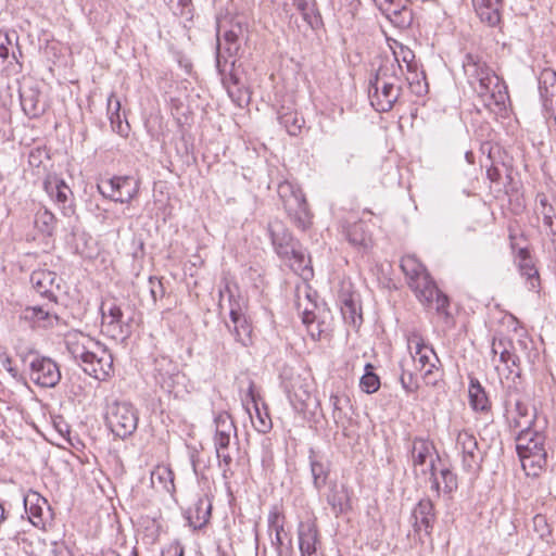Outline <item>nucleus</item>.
I'll return each instance as SVG.
<instances>
[{"instance_id":"obj_1","label":"nucleus","mask_w":556,"mask_h":556,"mask_svg":"<svg viewBox=\"0 0 556 556\" xmlns=\"http://www.w3.org/2000/svg\"><path fill=\"white\" fill-rule=\"evenodd\" d=\"M463 68L469 85L479 97L483 98L486 106H491L492 103L496 105L505 103L507 91L503 79L480 55L467 53L463 61Z\"/></svg>"},{"instance_id":"obj_2","label":"nucleus","mask_w":556,"mask_h":556,"mask_svg":"<svg viewBox=\"0 0 556 556\" xmlns=\"http://www.w3.org/2000/svg\"><path fill=\"white\" fill-rule=\"evenodd\" d=\"M401 94V76L394 64H382L369 80L368 97L378 112H389Z\"/></svg>"},{"instance_id":"obj_3","label":"nucleus","mask_w":556,"mask_h":556,"mask_svg":"<svg viewBox=\"0 0 556 556\" xmlns=\"http://www.w3.org/2000/svg\"><path fill=\"white\" fill-rule=\"evenodd\" d=\"M545 435L542 428L517 432L516 450L527 476L538 477L546 465Z\"/></svg>"},{"instance_id":"obj_4","label":"nucleus","mask_w":556,"mask_h":556,"mask_svg":"<svg viewBox=\"0 0 556 556\" xmlns=\"http://www.w3.org/2000/svg\"><path fill=\"white\" fill-rule=\"evenodd\" d=\"M407 348L410 352L415 368L421 372L427 386H435L441 379L440 363L434 350L424 342V339L416 332L407 336Z\"/></svg>"},{"instance_id":"obj_5","label":"nucleus","mask_w":556,"mask_h":556,"mask_svg":"<svg viewBox=\"0 0 556 556\" xmlns=\"http://www.w3.org/2000/svg\"><path fill=\"white\" fill-rule=\"evenodd\" d=\"M506 418L510 428L517 432L531 431L541 428L535 407L526 394L509 391L505 399Z\"/></svg>"},{"instance_id":"obj_6","label":"nucleus","mask_w":556,"mask_h":556,"mask_svg":"<svg viewBox=\"0 0 556 556\" xmlns=\"http://www.w3.org/2000/svg\"><path fill=\"white\" fill-rule=\"evenodd\" d=\"M409 288L426 308L434 309L437 315L446 324L452 321V314L448 311V298L439 290L428 271L414 279Z\"/></svg>"},{"instance_id":"obj_7","label":"nucleus","mask_w":556,"mask_h":556,"mask_svg":"<svg viewBox=\"0 0 556 556\" xmlns=\"http://www.w3.org/2000/svg\"><path fill=\"white\" fill-rule=\"evenodd\" d=\"M277 193L294 225L305 230L311 225L312 214L301 188L285 180L278 185Z\"/></svg>"},{"instance_id":"obj_8","label":"nucleus","mask_w":556,"mask_h":556,"mask_svg":"<svg viewBox=\"0 0 556 556\" xmlns=\"http://www.w3.org/2000/svg\"><path fill=\"white\" fill-rule=\"evenodd\" d=\"M412 462L415 473L417 476L429 475L430 489L439 494L440 481L437 476L435 463L440 462V457L434 445L428 440L415 439L412 446Z\"/></svg>"},{"instance_id":"obj_9","label":"nucleus","mask_w":556,"mask_h":556,"mask_svg":"<svg viewBox=\"0 0 556 556\" xmlns=\"http://www.w3.org/2000/svg\"><path fill=\"white\" fill-rule=\"evenodd\" d=\"M105 420L116 437L125 439L136 431L138 413L132 404L115 401L108 406Z\"/></svg>"},{"instance_id":"obj_10","label":"nucleus","mask_w":556,"mask_h":556,"mask_svg":"<svg viewBox=\"0 0 556 556\" xmlns=\"http://www.w3.org/2000/svg\"><path fill=\"white\" fill-rule=\"evenodd\" d=\"M455 448L462 460L463 469L471 477H477L482 468L484 452L480 448L476 435L462 430L456 435Z\"/></svg>"},{"instance_id":"obj_11","label":"nucleus","mask_w":556,"mask_h":556,"mask_svg":"<svg viewBox=\"0 0 556 556\" xmlns=\"http://www.w3.org/2000/svg\"><path fill=\"white\" fill-rule=\"evenodd\" d=\"M97 189L105 199L119 203H130L139 193V182L130 176H114L100 179Z\"/></svg>"},{"instance_id":"obj_12","label":"nucleus","mask_w":556,"mask_h":556,"mask_svg":"<svg viewBox=\"0 0 556 556\" xmlns=\"http://www.w3.org/2000/svg\"><path fill=\"white\" fill-rule=\"evenodd\" d=\"M243 35V28L240 23L231 24L229 29H226L223 35L217 31L216 45V67L219 73L225 72L226 64L231 59L230 64L236 63V58L240 51V38Z\"/></svg>"},{"instance_id":"obj_13","label":"nucleus","mask_w":556,"mask_h":556,"mask_svg":"<svg viewBox=\"0 0 556 556\" xmlns=\"http://www.w3.org/2000/svg\"><path fill=\"white\" fill-rule=\"evenodd\" d=\"M43 189L64 216L70 217L75 214L74 193L62 178L48 175L43 181Z\"/></svg>"},{"instance_id":"obj_14","label":"nucleus","mask_w":556,"mask_h":556,"mask_svg":"<svg viewBox=\"0 0 556 556\" xmlns=\"http://www.w3.org/2000/svg\"><path fill=\"white\" fill-rule=\"evenodd\" d=\"M29 378L41 388H54L61 380L60 367L50 357L36 356L29 363Z\"/></svg>"},{"instance_id":"obj_15","label":"nucleus","mask_w":556,"mask_h":556,"mask_svg":"<svg viewBox=\"0 0 556 556\" xmlns=\"http://www.w3.org/2000/svg\"><path fill=\"white\" fill-rule=\"evenodd\" d=\"M526 344L522 340H518L516 343L507 339L493 340L492 353L494 356L498 355L500 363L510 375L519 378L521 356L518 353V346L522 348Z\"/></svg>"},{"instance_id":"obj_16","label":"nucleus","mask_w":556,"mask_h":556,"mask_svg":"<svg viewBox=\"0 0 556 556\" xmlns=\"http://www.w3.org/2000/svg\"><path fill=\"white\" fill-rule=\"evenodd\" d=\"M101 342L78 330L68 331L65 334V344L68 353L75 361H79L80 367L88 361Z\"/></svg>"},{"instance_id":"obj_17","label":"nucleus","mask_w":556,"mask_h":556,"mask_svg":"<svg viewBox=\"0 0 556 556\" xmlns=\"http://www.w3.org/2000/svg\"><path fill=\"white\" fill-rule=\"evenodd\" d=\"M154 379L163 390L172 393L182 382L184 376L177 363L167 356H160L155 359Z\"/></svg>"},{"instance_id":"obj_18","label":"nucleus","mask_w":556,"mask_h":556,"mask_svg":"<svg viewBox=\"0 0 556 556\" xmlns=\"http://www.w3.org/2000/svg\"><path fill=\"white\" fill-rule=\"evenodd\" d=\"M81 368L86 374L94 379L105 381L114 371L113 356L106 346L100 343L99 349L94 350Z\"/></svg>"},{"instance_id":"obj_19","label":"nucleus","mask_w":556,"mask_h":556,"mask_svg":"<svg viewBox=\"0 0 556 556\" xmlns=\"http://www.w3.org/2000/svg\"><path fill=\"white\" fill-rule=\"evenodd\" d=\"M101 315V330L105 336L114 340L126 338L127 331L123 321V312L115 302L102 303Z\"/></svg>"},{"instance_id":"obj_20","label":"nucleus","mask_w":556,"mask_h":556,"mask_svg":"<svg viewBox=\"0 0 556 556\" xmlns=\"http://www.w3.org/2000/svg\"><path fill=\"white\" fill-rule=\"evenodd\" d=\"M324 496L336 517L346 514L352 509L351 491L345 483L330 481Z\"/></svg>"},{"instance_id":"obj_21","label":"nucleus","mask_w":556,"mask_h":556,"mask_svg":"<svg viewBox=\"0 0 556 556\" xmlns=\"http://www.w3.org/2000/svg\"><path fill=\"white\" fill-rule=\"evenodd\" d=\"M20 318L34 329L52 328L59 321L58 315L50 309L48 304L27 306L21 312Z\"/></svg>"},{"instance_id":"obj_22","label":"nucleus","mask_w":556,"mask_h":556,"mask_svg":"<svg viewBox=\"0 0 556 556\" xmlns=\"http://www.w3.org/2000/svg\"><path fill=\"white\" fill-rule=\"evenodd\" d=\"M518 271L526 280L527 288L536 291L540 288V275L533 257L527 248H519L515 255Z\"/></svg>"},{"instance_id":"obj_23","label":"nucleus","mask_w":556,"mask_h":556,"mask_svg":"<svg viewBox=\"0 0 556 556\" xmlns=\"http://www.w3.org/2000/svg\"><path fill=\"white\" fill-rule=\"evenodd\" d=\"M268 233L276 253L281 258H289L292 252V244L296 241L279 219H274L268 224Z\"/></svg>"},{"instance_id":"obj_24","label":"nucleus","mask_w":556,"mask_h":556,"mask_svg":"<svg viewBox=\"0 0 556 556\" xmlns=\"http://www.w3.org/2000/svg\"><path fill=\"white\" fill-rule=\"evenodd\" d=\"M414 530L416 533L425 532L430 535L435 521L434 505L429 498L420 500L412 513Z\"/></svg>"},{"instance_id":"obj_25","label":"nucleus","mask_w":556,"mask_h":556,"mask_svg":"<svg viewBox=\"0 0 556 556\" xmlns=\"http://www.w3.org/2000/svg\"><path fill=\"white\" fill-rule=\"evenodd\" d=\"M25 511L37 528H45V515L49 513L48 501L38 492L30 491L24 496Z\"/></svg>"},{"instance_id":"obj_26","label":"nucleus","mask_w":556,"mask_h":556,"mask_svg":"<svg viewBox=\"0 0 556 556\" xmlns=\"http://www.w3.org/2000/svg\"><path fill=\"white\" fill-rule=\"evenodd\" d=\"M380 11L395 27L407 28L413 22V12L408 0H392Z\"/></svg>"},{"instance_id":"obj_27","label":"nucleus","mask_w":556,"mask_h":556,"mask_svg":"<svg viewBox=\"0 0 556 556\" xmlns=\"http://www.w3.org/2000/svg\"><path fill=\"white\" fill-rule=\"evenodd\" d=\"M299 548L301 556H315L319 542V533L315 521H301L298 527Z\"/></svg>"},{"instance_id":"obj_28","label":"nucleus","mask_w":556,"mask_h":556,"mask_svg":"<svg viewBox=\"0 0 556 556\" xmlns=\"http://www.w3.org/2000/svg\"><path fill=\"white\" fill-rule=\"evenodd\" d=\"M56 274L48 269H38L30 275L33 288L41 296L47 298L50 303L56 302L55 290L59 285L55 282Z\"/></svg>"},{"instance_id":"obj_29","label":"nucleus","mask_w":556,"mask_h":556,"mask_svg":"<svg viewBox=\"0 0 556 556\" xmlns=\"http://www.w3.org/2000/svg\"><path fill=\"white\" fill-rule=\"evenodd\" d=\"M21 105L25 114L31 118L39 117L46 111V103L37 87H25L20 91Z\"/></svg>"},{"instance_id":"obj_30","label":"nucleus","mask_w":556,"mask_h":556,"mask_svg":"<svg viewBox=\"0 0 556 556\" xmlns=\"http://www.w3.org/2000/svg\"><path fill=\"white\" fill-rule=\"evenodd\" d=\"M471 2L481 22L489 26L500 23L503 0H471Z\"/></svg>"},{"instance_id":"obj_31","label":"nucleus","mask_w":556,"mask_h":556,"mask_svg":"<svg viewBox=\"0 0 556 556\" xmlns=\"http://www.w3.org/2000/svg\"><path fill=\"white\" fill-rule=\"evenodd\" d=\"M342 228L346 240L353 247L358 249H367L370 247L371 235L362 220L343 225Z\"/></svg>"},{"instance_id":"obj_32","label":"nucleus","mask_w":556,"mask_h":556,"mask_svg":"<svg viewBox=\"0 0 556 556\" xmlns=\"http://www.w3.org/2000/svg\"><path fill=\"white\" fill-rule=\"evenodd\" d=\"M227 301L230 318L244 315L245 302L239 295L238 288L226 283L223 289L219 290V305L223 307L224 302Z\"/></svg>"},{"instance_id":"obj_33","label":"nucleus","mask_w":556,"mask_h":556,"mask_svg":"<svg viewBox=\"0 0 556 556\" xmlns=\"http://www.w3.org/2000/svg\"><path fill=\"white\" fill-rule=\"evenodd\" d=\"M214 424V443L218 442L223 446L224 443H230L232 437H237V428L228 413L222 412L217 414Z\"/></svg>"},{"instance_id":"obj_34","label":"nucleus","mask_w":556,"mask_h":556,"mask_svg":"<svg viewBox=\"0 0 556 556\" xmlns=\"http://www.w3.org/2000/svg\"><path fill=\"white\" fill-rule=\"evenodd\" d=\"M212 504L208 498H199L193 507L188 510V525L193 528V530L201 529L204 527L211 517Z\"/></svg>"},{"instance_id":"obj_35","label":"nucleus","mask_w":556,"mask_h":556,"mask_svg":"<svg viewBox=\"0 0 556 556\" xmlns=\"http://www.w3.org/2000/svg\"><path fill=\"white\" fill-rule=\"evenodd\" d=\"M341 314L344 321L353 328H358L363 323L359 301L353 294L343 295L341 299Z\"/></svg>"},{"instance_id":"obj_36","label":"nucleus","mask_w":556,"mask_h":556,"mask_svg":"<svg viewBox=\"0 0 556 556\" xmlns=\"http://www.w3.org/2000/svg\"><path fill=\"white\" fill-rule=\"evenodd\" d=\"M309 465L313 484L316 490L320 491L327 483L330 473V465L328 462L317 457L313 451H311Z\"/></svg>"},{"instance_id":"obj_37","label":"nucleus","mask_w":556,"mask_h":556,"mask_svg":"<svg viewBox=\"0 0 556 556\" xmlns=\"http://www.w3.org/2000/svg\"><path fill=\"white\" fill-rule=\"evenodd\" d=\"M278 119L291 136H298L305 124V121L300 113L283 106L278 113Z\"/></svg>"},{"instance_id":"obj_38","label":"nucleus","mask_w":556,"mask_h":556,"mask_svg":"<svg viewBox=\"0 0 556 556\" xmlns=\"http://www.w3.org/2000/svg\"><path fill=\"white\" fill-rule=\"evenodd\" d=\"M540 93L544 102V106L552 105L553 97L556 94V72L553 70H544L540 77Z\"/></svg>"},{"instance_id":"obj_39","label":"nucleus","mask_w":556,"mask_h":556,"mask_svg":"<svg viewBox=\"0 0 556 556\" xmlns=\"http://www.w3.org/2000/svg\"><path fill=\"white\" fill-rule=\"evenodd\" d=\"M233 329L232 333L237 342L242 344L243 346H249L252 344V326L248 320L245 314L230 318Z\"/></svg>"},{"instance_id":"obj_40","label":"nucleus","mask_w":556,"mask_h":556,"mask_svg":"<svg viewBox=\"0 0 556 556\" xmlns=\"http://www.w3.org/2000/svg\"><path fill=\"white\" fill-rule=\"evenodd\" d=\"M469 404L475 410L489 409V399L480 382L471 379L468 389Z\"/></svg>"},{"instance_id":"obj_41","label":"nucleus","mask_w":556,"mask_h":556,"mask_svg":"<svg viewBox=\"0 0 556 556\" xmlns=\"http://www.w3.org/2000/svg\"><path fill=\"white\" fill-rule=\"evenodd\" d=\"M393 54L395 59V63L393 64L395 66L396 73H402V63L406 66L407 72H416L417 64L415 63V54L409 48L399 43L393 50Z\"/></svg>"},{"instance_id":"obj_42","label":"nucleus","mask_w":556,"mask_h":556,"mask_svg":"<svg viewBox=\"0 0 556 556\" xmlns=\"http://www.w3.org/2000/svg\"><path fill=\"white\" fill-rule=\"evenodd\" d=\"M151 483L154 486L160 485L163 490L170 493L175 490L174 472L167 466H157L151 472Z\"/></svg>"},{"instance_id":"obj_43","label":"nucleus","mask_w":556,"mask_h":556,"mask_svg":"<svg viewBox=\"0 0 556 556\" xmlns=\"http://www.w3.org/2000/svg\"><path fill=\"white\" fill-rule=\"evenodd\" d=\"M401 269L407 279L408 286L414 279L427 273L426 267L414 255H405L401 258Z\"/></svg>"},{"instance_id":"obj_44","label":"nucleus","mask_w":556,"mask_h":556,"mask_svg":"<svg viewBox=\"0 0 556 556\" xmlns=\"http://www.w3.org/2000/svg\"><path fill=\"white\" fill-rule=\"evenodd\" d=\"M35 226L40 232L52 236L56 226V217L48 208H40L35 215Z\"/></svg>"},{"instance_id":"obj_45","label":"nucleus","mask_w":556,"mask_h":556,"mask_svg":"<svg viewBox=\"0 0 556 556\" xmlns=\"http://www.w3.org/2000/svg\"><path fill=\"white\" fill-rule=\"evenodd\" d=\"M350 403V399L348 395L343 393H331L330 395V404L332 406V418L336 425H343L346 419V414L344 413V407Z\"/></svg>"},{"instance_id":"obj_46","label":"nucleus","mask_w":556,"mask_h":556,"mask_svg":"<svg viewBox=\"0 0 556 556\" xmlns=\"http://www.w3.org/2000/svg\"><path fill=\"white\" fill-rule=\"evenodd\" d=\"M108 115L111 122L112 129L118 134L124 131L121 118V102L112 92L108 98Z\"/></svg>"},{"instance_id":"obj_47","label":"nucleus","mask_w":556,"mask_h":556,"mask_svg":"<svg viewBox=\"0 0 556 556\" xmlns=\"http://www.w3.org/2000/svg\"><path fill=\"white\" fill-rule=\"evenodd\" d=\"M214 446L218 459V466L223 470V476L227 477V472L230 471L231 464L233 462L230 443H224L222 446L218 444V442H216L214 443Z\"/></svg>"},{"instance_id":"obj_48","label":"nucleus","mask_w":556,"mask_h":556,"mask_svg":"<svg viewBox=\"0 0 556 556\" xmlns=\"http://www.w3.org/2000/svg\"><path fill=\"white\" fill-rule=\"evenodd\" d=\"M359 384L362 390L368 394L375 393L380 388V379L374 372V366L371 364H366L365 374L361 378Z\"/></svg>"},{"instance_id":"obj_49","label":"nucleus","mask_w":556,"mask_h":556,"mask_svg":"<svg viewBox=\"0 0 556 556\" xmlns=\"http://www.w3.org/2000/svg\"><path fill=\"white\" fill-rule=\"evenodd\" d=\"M302 321L307 326V330L314 339L320 338L321 333L326 330L325 323H317L315 325L316 315L308 307H305L302 312Z\"/></svg>"},{"instance_id":"obj_50","label":"nucleus","mask_w":556,"mask_h":556,"mask_svg":"<svg viewBox=\"0 0 556 556\" xmlns=\"http://www.w3.org/2000/svg\"><path fill=\"white\" fill-rule=\"evenodd\" d=\"M17 36L15 33H2L0 31V59L3 61L7 60L10 55V51L12 50V58L16 60V54L14 51V41L16 42Z\"/></svg>"},{"instance_id":"obj_51","label":"nucleus","mask_w":556,"mask_h":556,"mask_svg":"<svg viewBox=\"0 0 556 556\" xmlns=\"http://www.w3.org/2000/svg\"><path fill=\"white\" fill-rule=\"evenodd\" d=\"M268 532L270 535L271 545L275 547L277 552V556H283V547L286 545L285 540L287 539L285 526L270 529L268 530Z\"/></svg>"},{"instance_id":"obj_52","label":"nucleus","mask_w":556,"mask_h":556,"mask_svg":"<svg viewBox=\"0 0 556 556\" xmlns=\"http://www.w3.org/2000/svg\"><path fill=\"white\" fill-rule=\"evenodd\" d=\"M286 260L290 262V267L294 271H304L306 269V255L303 251L298 249V242L292 244V252H290L289 258Z\"/></svg>"},{"instance_id":"obj_53","label":"nucleus","mask_w":556,"mask_h":556,"mask_svg":"<svg viewBox=\"0 0 556 556\" xmlns=\"http://www.w3.org/2000/svg\"><path fill=\"white\" fill-rule=\"evenodd\" d=\"M175 15L191 17V0H164Z\"/></svg>"},{"instance_id":"obj_54","label":"nucleus","mask_w":556,"mask_h":556,"mask_svg":"<svg viewBox=\"0 0 556 556\" xmlns=\"http://www.w3.org/2000/svg\"><path fill=\"white\" fill-rule=\"evenodd\" d=\"M400 381H401L402 388L407 393H414L419 389V383L416 378V374L413 370L405 369L404 367H402V374L400 377Z\"/></svg>"},{"instance_id":"obj_55","label":"nucleus","mask_w":556,"mask_h":556,"mask_svg":"<svg viewBox=\"0 0 556 556\" xmlns=\"http://www.w3.org/2000/svg\"><path fill=\"white\" fill-rule=\"evenodd\" d=\"M293 5L302 14L303 18L313 25L314 20H316L314 5L307 0H293Z\"/></svg>"},{"instance_id":"obj_56","label":"nucleus","mask_w":556,"mask_h":556,"mask_svg":"<svg viewBox=\"0 0 556 556\" xmlns=\"http://www.w3.org/2000/svg\"><path fill=\"white\" fill-rule=\"evenodd\" d=\"M533 527L535 532L540 535L541 539H548L552 535V530L547 523L546 517L544 515H536L533 518Z\"/></svg>"},{"instance_id":"obj_57","label":"nucleus","mask_w":556,"mask_h":556,"mask_svg":"<svg viewBox=\"0 0 556 556\" xmlns=\"http://www.w3.org/2000/svg\"><path fill=\"white\" fill-rule=\"evenodd\" d=\"M254 409L256 413V420L252 419L254 428L261 433H266L271 427V421L267 414L262 415L257 404L254 405Z\"/></svg>"},{"instance_id":"obj_58","label":"nucleus","mask_w":556,"mask_h":556,"mask_svg":"<svg viewBox=\"0 0 556 556\" xmlns=\"http://www.w3.org/2000/svg\"><path fill=\"white\" fill-rule=\"evenodd\" d=\"M285 515L279 509L278 506H273L271 509L268 513L267 522H268V530L285 526Z\"/></svg>"},{"instance_id":"obj_59","label":"nucleus","mask_w":556,"mask_h":556,"mask_svg":"<svg viewBox=\"0 0 556 556\" xmlns=\"http://www.w3.org/2000/svg\"><path fill=\"white\" fill-rule=\"evenodd\" d=\"M440 476L442 478V481L444 483V491L445 492H452L457 489V477L454 472H452L447 468H442L440 470Z\"/></svg>"},{"instance_id":"obj_60","label":"nucleus","mask_w":556,"mask_h":556,"mask_svg":"<svg viewBox=\"0 0 556 556\" xmlns=\"http://www.w3.org/2000/svg\"><path fill=\"white\" fill-rule=\"evenodd\" d=\"M150 285V294L153 302H156L159 299H162L165 295V288L162 283V280L156 277L149 278Z\"/></svg>"},{"instance_id":"obj_61","label":"nucleus","mask_w":556,"mask_h":556,"mask_svg":"<svg viewBox=\"0 0 556 556\" xmlns=\"http://www.w3.org/2000/svg\"><path fill=\"white\" fill-rule=\"evenodd\" d=\"M543 225L549 235L554 236L553 242L556 243V220H554V212L552 206L547 211H543Z\"/></svg>"},{"instance_id":"obj_62","label":"nucleus","mask_w":556,"mask_h":556,"mask_svg":"<svg viewBox=\"0 0 556 556\" xmlns=\"http://www.w3.org/2000/svg\"><path fill=\"white\" fill-rule=\"evenodd\" d=\"M162 556H184V548L179 543H172L163 549Z\"/></svg>"},{"instance_id":"obj_63","label":"nucleus","mask_w":556,"mask_h":556,"mask_svg":"<svg viewBox=\"0 0 556 556\" xmlns=\"http://www.w3.org/2000/svg\"><path fill=\"white\" fill-rule=\"evenodd\" d=\"M292 389H293V395L295 399H298V401L301 403V404H305L306 401L309 400L311 397V392L307 388H303L302 386L300 387V390L296 391L294 389V386H292Z\"/></svg>"},{"instance_id":"obj_64","label":"nucleus","mask_w":556,"mask_h":556,"mask_svg":"<svg viewBox=\"0 0 556 556\" xmlns=\"http://www.w3.org/2000/svg\"><path fill=\"white\" fill-rule=\"evenodd\" d=\"M238 84V79L233 78V86H228L227 90L231 98H236V101H238L239 104L244 100V96L247 92L241 91V89H238L237 91L233 90V87H236Z\"/></svg>"}]
</instances>
